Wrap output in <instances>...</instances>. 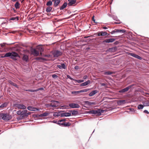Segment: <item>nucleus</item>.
<instances>
[{"mask_svg":"<svg viewBox=\"0 0 149 149\" xmlns=\"http://www.w3.org/2000/svg\"><path fill=\"white\" fill-rule=\"evenodd\" d=\"M129 54L130 56H132L140 60L142 59L141 57L135 54L134 53H130Z\"/></svg>","mask_w":149,"mask_h":149,"instance_id":"1a4fd4ad","label":"nucleus"},{"mask_svg":"<svg viewBox=\"0 0 149 149\" xmlns=\"http://www.w3.org/2000/svg\"><path fill=\"white\" fill-rule=\"evenodd\" d=\"M52 4V1H48L46 3V5L47 6H50Z\"/></svg>","mask_w":149,"mask_h":149,"instance_id":"a18cd8bd","label":"nucleus"},{"mask_svg":"<svg viewBox=\"0 0 149 149\" xmlns=\"http://www.w3.org/2000/svg\"><path fill=\"white\" fill-rule=\"evenodd\" d=\"M116 40L115 39L111 38L109 39H107L103 41V43H111L114 41Z\"/></svg>","mask_w":149,"mask_h":149,"instance_id":"6e6552de","label":"nucleus"},{"mask_svg":"<svg viewBox=\"0 0 149 149\" xmlns=\"http://www.w3.org/2000/svg\"><path fill=\"white\" fill-rule=\"evenodd\" d=\"M69 107L72 108H74V104L71 103V104H69V106L63 105V106H61V107H63L65 109L68 108Z\"/></svg>","mask_w":149,"mask_h":149,"instance_id":"ddd939ff","label":"nucleus"},{"mask_svg":"<svg viewBox=\"0 0 149 149\" xmlns=\"http://www.w3.org/2000/svg\"><path fill=\"white\" fill-rule=\"evenodd\" d=\"M143 113H147V114L149 113V112H148V111L147 110H145L143 111Z\"/></svg>","mask_w":149,"mask_h":149,"instance_id":"4d7b16f0","label":"nucleus"},{"mask_svg":"<svg viewBox=\"0 0 149 149\" xmlns=\"http://www.w3.org/2000/svg\"><path fill=\"white\" fill-rule=\"evenodd\" d=\"M142 103L145 107L149 106V101H146L145 102H143Z\"/></svg>","mask_w":149,"mask_h":149,"instance_id":"2f4dec72","label":"nucleus"},{"mask_svg":"<svg viewBox=\"0 0 149 149\" xmlns=\"http://www.w3.org/2000/svg\"><path fill=\"white\" fill-rule=\"evenodd\" d=\"M57 67L61 69H66V66L65 64L64 63H62L61 65H57Z\"/></svg>","mask_w":149,"mask_h":149,"instance_id":"2eb2a0df","label":"nucleus"},{"mask_svg":"<svg viewBox=\"0 0 149 149\" xmlns=\"http://www.w3.org/2000/svg\"><path fill=\"white\" fill-rule=\"evenodd\" d=\"M98 92V91L96 90H94L91 92H90L89 94H88V95L89 96L91 97L93 96L94 95L96 94V93H97Z\"/></svg>","mask_w":149,"mask_h":149,"instance_id":"6ab92c4d","label":"nucleus"},{"mask_svg":"<svg viewBox=\"0 0 149 149\" xmlns=\"http://www.w3.org/2000/svg\"><path fill=\"white\" fill-rule=\"evenodd\" d=\"M105 110L101 109H97V115H101L102 113H103Z\"/></svg>","mask_w":149,"mask_h":149,"instance_id":"4be33fe9","label":"nucleus"},{"mask_svg":"<svg viewBox=\"0 0 149 149\" xmlns=\"http://www.w3.org/2000/svg\"><path fill=\"white\" fill-rule=\"evenodd\" d=\"M0 45H1V47H3V46H5V45L4 44H1Z\"/></svg>","mask_w":149,"mask_h":149,"instance_id":"0e129e2a","label":"nucleus"},{"mask_svg":"<svg viewBox=\"0 0 149 149\" xmlns=\"http://www.w3.org/2000/svg\"><path fill=\"white\" fill-rule=\"evenodd\" d=\"M85 103L86 104H88L89 105H95V103L94 102H90L88 101H86L85 102Z\"/></svg>","mask_w":149,"mask_h":149,"instance_id":"473e14b6","label":"nucleus"},{"mask_svg":"<svg viewBox=\"0 0 149 149\" xmlns=\"http://www.w3.org/2000/svg\"><path fill=\"white\" fill-rule=\"evenodd\" d=\"M28 111L26 110H23L21 116L19 117L17 119H21L26 118L28 116L31 114L30 112H27Z\"/></svg>","mask_w":149,"mask_h":149,"instance_id":"7ed1b4c3","label":"nucleus"},{"mask_svg":"<svg viewBox=\"0 0 149 149\" xmlns=\"http://www.w3.org/2000/svg\"><path fill=\"white\" fill-rule=\"evenodd\" d=\"M10 57V58L11 59L16 60H17L16 58L17 57H19V56L17 53L15 52H8L6 53L4 56L2 57Z\"/></svg>","mask_w":149,"mask_h":149,"instance_id":"f03ea898","label":"nucleus"},{"mask_svg":"<svg viewBox=\"0 0 149 149\" xmlns=\"http://www.w3.org/2000/svg\"><path fill=\"white\" fill-rule=\"evenodd\" d=\"M79 107L80 106L79 105L77 104H75V108H79Z\"/></svg>","mask_w":149,"mask_h":149,"instance_id":"864d4df0","label":"nucleus"},{"mask_svg":"<svg viewBox=\"0 0 149 149\" xmlns=\"http://www.w3.org/2000/svg\"><path fill=\"white\" fill-rule=\"evenodd\" d=\"M44 89V88H42V87H41V88H39L37 89H36L37 90V91H40V90H42Z\"/></svg>","mask_w":149,"mask_h":149,"instance_id":"3c124183","label":"nucleus"},{"mask_svg":"<svg viewBox=\"0 0 149 149\" xmlns=\"http://www.w3.org/2000/svg\"><path fill=\"white\" fill-rule=\"evenodd\" d=\"M7 105V104L6 103H4L2 104L0 106V108H3L5 107H6Z\"/></svg>","mask_w":149,"mask_h":149,"instance_id":"4c0bfd02","label":"nucleus"},{"mask_svg":"<svg viewBox=\"0 0 149 149\" xmlns=\"http://www.w3.org/2000/svg\"><path fill=\"white\" fill-rule=\"evenodd\" d=\"M60 116L61 117H64L65 116L64 112H63L62 111H60Z\"/></svg>","mask_w":149,"mask_h":149,"instance_id":"de8ad7c7","label":"nucleus"},{"mask_svg":"<svg viewBox=\"0 0 149 149\" xmlns=\"http://www.w3.org/2000/svg\"><path fill=\"white\" fill-rule=\"evenodd\" d=\"M87 78H88V76L86 75L84 76L83 77V79H87Z\"/></svg>","mask_w":149,"mask_h":149,"instance_id":"13d9d810","label":"nucleus"},{"mask_svg":"<svg viewBox=\"0 0 149 149\" xmlns=\"http://www.w3.org/2000/svg\"><path fill=\"white\" fill-rule=\"evenodd\" d=\"M36 89V90H32V89H30V91H29V92H36L37 91Z\"/></svg>","mask_w":149,"mask_h":149,"instance_id":"6e6d98bb","label":"nucleus"},{"mask_svg":"<svg viewBox=\"0 0 149 149\" xmlns=\"http://www.w3.org/2000/svg\"><path fill=\"white\" fill-rule=\"evenodd\" d=\"M89 90V89L87 88L78 91H75V95H77L78 93H81L85 92H87Z\"/></svg>","mask_w":149,"mask_h":149,"instance_id":"4468645a","label":"nucleus"},{"mask_svg":"<svg viewBox=\"0 0 149 149\" xmlns=\"http://www.w3.org/2000/svg\"><path fill=\"white\" fill-rule=\"evenodd\" d=\"M79 69V67L78 66H75V70H78Z\"/></svg>","mask_w":149,"mask_h":149,"instance_id":"052dcab7","label":"nucleus"},{"mask_svg":"<svg viewBox=\"0 0 149 149\" xmlns=\"http://www.w3.org/2000/svg\"><path fill=\"white\" fill-rule=\"evenodd\" d=\"M97 110H92L89 111L88 113L90 114H97Z\"/></svg>","mask_w":149,"mask_h":149,"instance_id":"b1692460","label":"nucleus"},{"mask_svg":"<svg viewBox=\"0 0 149 149\" xmlns=\"http://www.w3.org/2000/svg\"><path fill=\"white\" fill-rule=\"evenodd\" d=\"M95 16L94 15H93L92 17V20L95 23H97V22H95V19L94 18Z\"/></svg>","mask_w":149,"mask_h":149,"instance_id":"8fccbe9b","label":"nucleus"},{"mask_svg":"<svg viewBox=\"0 0 149 149\" xmlns=\"http://www.w3.org/2000/svg\"><path fill=\"white\" fill-rule=\"evenodd\" d=\"M52 54L54 57H57L61 56L62 53L59 50H55L52 52Z\"/></svg>","mask_w":149,"mask_h":149,"instance_id":"39448f33","label":"nucleus"},{"mask_svg":"<svg viewBox=\"0 0 149 149\" xmlns=\"http://www.w3.org/2000/svg\"><path fill=\"white\" fill-rule=\"evenodd\" d=\"M90 82L91 81L90 80H88L87 81L80 84V86L81 87L85 86L90 84Z\"/></svg>","mask_w":149,"mask_h":149,"instance_id":"f3484780","label":"nucleus"},{"mask_svg":"<svg viewBox=\"0 0 149 149\" xmlns=\"http://www.w3.org/2000/svg\"><path fill=\"white\" fill-rule=\"evenodd\" d=\"M118 43V41H116L114 43V44L115 45H117Z\"/></svg>","mask_w":149,"mask_h":149,"instance_id":"bf43d9fd","label":"nucleus"},{"mask_svg":"<svg viewBox=\"0 0 149 149\" xmlns=\"http://www.w3.org/2000/svg\"><path fill=\"white\" fill-rule=\"evenodd\" d=\"M8 82L9 83H10L11 85L15 86V87H16L17 88H18V86L16 84L14 83V82H12L11 81L9 80L8 81Z\"/></svg>","mask_w":149,"mask_h":149,"instance_id":"c85d7f7f","label":"nucleus"},{"mask_svg":"<svg viewBox=\"0 0 149 149\" xmlns=\"http://www.w3.org/2000/svg\"><path fill=\"white\" fill-rule=\"evenodd\" d=\"M27 109L30 111H35L39 110V108H36L31 106H29L27 107Z\"/></svg>","mask_w":149,"mask_h":149,"instance_id":"9d476101","label":"nucleus"},{"mask_svg":"<svg viewBox=\"0 0 149 149\" xmlns=\"http://www.w3.org/2000/svg\"><path fill=\"white\" fill-rule=\"evenodd\" d=\"M52 77L54 78H57L58 76L56 75L55 74H54L52 75Z\"/></svg>","mask_w":149,"mask_h":149,"instance_id":"603ef678","label":"nucleus"},{"mask_svg":"<svg viewBox=\"0 0 149 149\" xmlns=\"http://www.w3.org/2000/svg\"><path fill=\"white\" fill-rule=\"evenodd\" d=\"M22 59L26 62H27L29 61V57L27 55H24Z\"/></svg>","mask_w":149,"mask_h":149,"instance_id":"393cba45","label":"nucleus"},{"mask_svg":"<svg viewBox=\"0 0 149 149\" xmlns=\"http://www.w3.org/2000/svg\"><path fill=\"white\" fill-rule=\"evenodd\" d=\"M117 47H114L108 49H107V51L111 52H114L117 50Z\"/></svg>","mask_w":149,"mask_h":149,"instance_id":"dca6fc26","label":"nucleus"},{"mask_svg":"<svg viewBox=\"0 0 149 149\" xmlns=\"http://www.w3.org/2000/svg\"><path fill=\"white\" fill-rule=\"evenodd\" d=\"M50 113L49 112L46 111L44 113H42L39 115V116L42 117L43 116H47Z\"/></svg>","mask_w":149,"mask_h":149,"instance_id":"5701e85b","label":"nucleus"},{"mask_svg":"<svg viewBox=\"0 0 149 149\" xmlns=\"http://www.w3.org/2000/svg\"><path fill=\"white\" fill-rule=\"evenodd\" d=\"M67 5V3L66 2H65L62 6L60 8V9L62 10L66 7Z\"/></svg>","mask_w":149,"mask_h":149,"instance_id":"7c9ffc66","label":"nucleus"},{"mask_svg":"<svg viewBox=\"0 0 149 149\" xmlns=\"http://www.w3.org/2000/svg\"><path fill=\"white\" fill-rule=\"evenodd\" d=\"M69 2L68 3L69 6H71L73 4H74V0H68Z\"/></svg>","mask_w":149,"mask_h":149,"instance_id":"cd10ccee","label":"nucleus"},{"mask_svg":"<svg viewBox=\"0 0 149 149\" xmlns=\"http://www.w3.org/2000/svg\"><path fill=\"white\" fill-rule=\"evenodd\" d=\"M144 106L143 105L141 104H139L138 106V108L139 109H143V108Z\"/></svg>","mask_w":149,"mask_h":149,"instance_id":"58836bf2","label":"nucleus"},{"mask_svg":"<svg viewBox=\"0 0 149 149\" xmlns=\"http://www.w3.org/2000/svg\"><path fill=\"white\" fill-rule=\"evenodd\" d=\"M52 9V8L50 6H48L47 8L46 9V11L47 12H49L51 11Z\"/></svg>","mask_w":149,"mask_h":149,"instance_id":"e433bc0d","label":"nucleus"},{"mask_svg":"<svg viewBox=\"0 0 149 149\" xmlns=\"http://www.w3.org/2000/svg\"><path fill=\"white\" fill-rule=\"evenodd\" d=\"M84 81V80L83 79H81V80H76V79H75V85L76 84L75 83H76V82L79 83L83 82Z\"/></svg>","mask_w":149,"mask_h":149,"instance_id":"ea45409f","label":"nucleus"},{"mask_svg":"<svg viewBox=\"0 0 149 149\" xmlns=\"http://www.w3.org/2000/svg\"><path fill=\"white\" fill-rule=\"evenodd\" d=\"M23 111H21L20 110L18 111L17 112V114L18 115L21 116L22 113Z\"/></svg>","mask_w":149,"mask_h":149,"instance_id":"37998d69","label":"nucleus"},{"mask_svg":"<svg viewBox=\"0 0 149 149\" xmlns=\"http://www.w3.org/2000/svg\"><path fill=\"white\" fill-rule=\"evenodd\" d=\"M133 86V85H130L125 88L119 90L118 92L120 93H124L125 92H127Z\"/></svg>","mask_w":149,"mask_h":149,"instance_id":"423d86ee","label":"nucleus"},{"mask_svg":"<svg viewBox=\"0 0 149 149\" xmlns=\"http://www.w3.org/2000/svg\"><path fill=\"white\" fill-rule=\"evenodd\" d=\"M46 106L47 107H56L55 105H52L51 103V104H47L46 105Z\"/></svg>","mask_w":149,"mask_h":149,"instance_id":"a19ab883","label":"nucleus"},{"mask_svg":"<svg viewBox=\"0 0 149 149\" xmlns=\"http://www.w3.org/2000/svg\"><path fill=\"white\" fill-rule=\"evenodd\" d=\"M108 15L110 17H112L113 16V15H111L109 14H108Z\"/></svg>","mask_w":149,"mask_h":149,"instance_id":"680f3d73","label":"nucleus"},{"mask_svg":"<svg viewBox=\"0 0 149 149\" xmlns=\"http://www.w3.org/2000/svg\"><path fill=\"white\" fill-rule=\"evenodd\" d=\"M20 4L18 2H17L15 4L14 6L16 9H18L19 8Z\"/></svg>","mask_w":149,"mask_h":149,"instance_id":"72a5a7b5","label":"nucleus"},{"mask_svg":"<svg viewBox=\"0 0 149 149\" xmlns=\"http://www.w3.org/2000/svg\"><path fill=\"white\" fill-rule=\"evenodd\" d=\"M105 85H106V84L104 83H103L101 84V86H105Z\"/></svg>","mask_w":149,"mask_h":149,"instance_id":"69168bd1","label":"nucleus"},{"mask_svg":"<svg viewBox=\"0 0 149 149\" xmlns=\"http://www.w3.org/2000/svg\"><path fill=\"white\" fill-rule=\"evenodd\" d=\"M112 18L115 20L116 21H119V20L118 19L117 17L114 15H113Z\"/></svg>","mask_w":149,"mask_h":149,"instance_id":"79ce46f5","label":"nucleus"},{"mask_svg":"<svg viewBox=\"0 0 149 149\" xmlns=\"http://www.w3.org/2000/svg\"><path fill=\"white\" fill-rule=\"evenodd\" d=\"M115 33H119L118 29H115L111 32V34H113Z\"/></svg>","mask_w":149,"mask_h":149,"instance_id":"c9c22d12","label":"nucleus"},{"mask_svg":"<svg viewBox=\"0 0 149 149\" xmlns=\"http://www.w3.org/2000/svg\"><path fill=\"white\" fill-rule=\"evenodd\" d=\"M126 31L124 29H119V33H125Z\"/></svg>","mask_w":149,"mask_h":149,"instance_id":"c03bdc74","label":"nucleus"},{"mask_svg":"<svg viewBox=\"0 0 149 149\" xmlns=\"http://www.w3.org/2000/svg\"><path fill=\"white\" fill-rule=\"evenodd\" d=\"M65 116H71V113L64 112Z\"/></svg>","mask_w":149,"mask_h":149,"instance_id":"49530a36","label":"nucleus"},{"mask_svg":"<svg viewBox=\"0 0 149 149\" xmlns=\"http://www.w3.org/2000/svg\"><path fill=\"white\" fill-rule=\"evenodd\" d=\"M36 59L37 60H44V58L42 57H37L36 58Z\"/></svg>","mask_w":149,"mask_h":149,"instance_id":"09e8293b","label":"nucleus"},{"mask_svg":"<svg viewBox=\"0 0 149 149\" xmlns=\"http://www.w3.org/2000/svg\"><path fill=\"white\" fill-rule=\"evenodd\" d=\"M52 122L53 123H56L57 124H58V121H57V120H53L52 121Z\"/></svg>","mask_w":149,"mask_h":149,"instance_id":"5fc2aeb1","label":"nucleus"},{"mask_svg":"<svg viewBox=\"0 0 149 149\" xmlns=\"http://www.w3.org/2000/svg\"><path fill=\"white\" fill-rule=\"evenodd\" d=\"M19 20V17L18 16H16L15 17H10L9 19V20H13L14 21H16L18 20Z\"/></svg>","mask_w":149,"mask_h":149,"instance_id":"412c9836","label":"nucleus"},{"mask_svg":"<svg viewBox=\"0 0 149 149\" xmlns=\"http://www.w3.org/2000/svg\"><path fill=\"white\" fill-rule=\"evenodd\" d=\"M120 22H114V24H120Z\"/></svg>","mask_w":149,"mask_h":149,"instance_id":"774afa93","label":"nucleus"},{"mask_svg":"<svg viewBox=\"0 0 149 149\" xmlns=\"http://www.w3.org/2000/svg\"><path fill=\"white\" fill-rule=\"evenodd\" d=\"M12 118V116L9 113H0V120H3L4 121H8Z\"/></svg>","mask_w":149,"mask_h":149,"instance_id":"f257e3e1","label":"nucleus"},{"mask_svg":"<svg viewBox=\"0 0 149 149\" xmlns=\"http://www.w3.org/2000/svg\"><path fill=\"white\" fill-rule=\"evenodd\" d=\"M17 107L19 109H25L26 108V107L23 104H16Z\"/></svg>","mask_w":149,"mask_h":149,"instance_id":"f8f14e48","label":"nucleus"},{"mask_svg":"<svg viewBox=\"0 0 149 149\" xmlns=\"http://www.w3.org/2000/svg\"><path fill=\"white\" fill-rule=\"evenodd\" d=\"M113 72L111 71H105L104 72V74L105 75H109L112 74Z\"/></svg>","mask_w":149,"mask_h":149,"instance_id":"f704fd0d","label":"nucleus"},{"mask_svg":"<svg viewBox=\"0 0 149 149\" xmlns=\"http://www.w3.org/2000/svg\"><path fill=\"white\" fill-rule=\"evenodd\" d=\"M75 17H76L75 18V21L76 20V17L78 16V15H77V14H75Z\"/></svg>","mask_w":149,"mask_h":149,"instance_id":"338daca9","label":"nucleus"},{"mask_svg":"<svg viewBox=\"0 0 149 149\" xmlns=\"http://www.w3.org/2000/svg\"><path fill=\"white\" fill-rule=\"evenodd\" d=\"M125 100H119L117 102L118 104L119 105H121L124 104L125 103Z\"/></svg>","mask_w":149,"mask_h":149,"instance_id":"a878e982","label":"nucleus"},{"mask_svg":"<svg viewBox=\"0 0 149 149\" xmlns=\"http://www.w3.org/2000/svg\"><path fill=\"white\" fill-rule=\"evenodd\" d=\"M53 116L55 117H58L59 116H60V111L54 112L53 113Z\"/></svg>","mask_w":149,"mask_h":149,"instance_id":"c756f323","label":"nucleus"},{"mask_svg":"<svg viewBox=\"0 0 149 149\" xmlns=\"http://www.w3.org/2000/svg\"><path fill=\"white\" fill-rule=\"evenodd\" d=\"M53 1H54V5L56 7L57 6L60 2V0H53Z\"/></svg>","mask_w":149,"mask_h":149,"instance_id":"bb28decb","label":"nucleus"},{"mask_svg":"<svg viewBox=\"0 0 149 149\" xmlns=\"http://www.w3.org/2000/svg\"><path fill=\"white\" fill-rule=\"evenodd\" d=\"M108 33L107 32L103 31L99 32L97 33V35L98 36H105Z\"/></svg>","mask_w":149,"mask_h":149,"instance_id":"9b49d317","label":"nucleus"},{"mask_svg":"<svg viewBox=\"0 0 149 149\" xmlns=\"http://www.w3.org/2000/svg\"><path fill=\"white\" fill-rule=\"evenodd\" d=\"M102 28L104 29H107V27H106V26H104V27H103Z\"/></svg>","mask_w":149,"mask_h":149,"instance_id":"e2e57ef3","label":"nucleus"},{"mask_svg":"<svg viewBox=\"0 0 149 149\" xmlns=\"http://www.w3.org/2000/svg\"><path fill=\"white\" fill-rule=\"evenodd\" d=\"M65 119H62L58 120V125L62 126H69L70 125L68 123L65 122Z\"/></svg>","mask_w":149,"mask_h":149,"instance_id":"20e7f679","label":"nucleus"},{"mask_svg":"<svg viewBox=\"0 0 149 149\" xmlns=\"http://www.w3.org/2000/svg\"><path fill=\"white\" fill-rule=\"evenodd\" d=\"M51 102H52L51 104H52V105H54L56 106L54 107H56L58 106V105L57 104L59 103V102L58 101L55 100H51Z\"/></svg>","mask_w":149,"mask_h":149,"instance_id":"a211bd4d","label":"nucleus"},{"mask_svg":"<svg viewBox=\"0 0 149 149\" xmlns=\"http://www.w3.org/2000/svg\"><path fill=\"white\" fill-rule=\"evenodd\" d=\"M37 49H38V51L40 52L41 54H42V52L44 51L43 48L41 46H38L37 47Z\"/></svg>","mask_w":149,"mask_h":149,"instance_id":"aec40b11","label":"nucleus"},{"mask_svg":"<svg viewBox=\"0 0 149 149\" xmlns=\"http://www.w3.org/2000/svg\"><path fill=\"white\" fill-rule=\"evenodd\" d=\"M31 54L35 56H37L39 54V51L36 50L34 48H32L31 49Z\"/></svg>","mask_w":149,"mask_h":149,"instance_id":"0eeeda50","label":"nucleus"}]
</instances>
